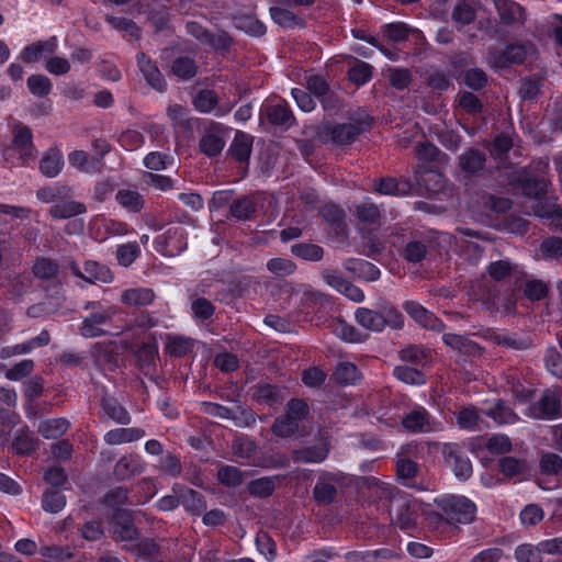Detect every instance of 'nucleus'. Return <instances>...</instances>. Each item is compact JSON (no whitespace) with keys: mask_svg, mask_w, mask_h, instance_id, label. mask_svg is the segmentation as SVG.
<instances>
[{"mask_svg":"<svg viewBox=\"0 0 562 562\" xmlns=\"http://www.w3.org/2000/svg\"><path fill=\"white\" fill-rule=\"evenodd\" d=\"M172 492L180 494V504L191 514L201 515L206 509L205 498L200 492L180 484H175Z\"/></svg>","mask_w":562,"mask_h":562,"instance_id":"obj_22","label":"nucleus"},{"mask_svg":"<svg viewBox=\"0 0 562 562\" xmlns=\"http://www.w3.org/2000/svg\"><path fill=\"white\" fill-rule=\"evenodd\" d=\"M137 65L147 83L155 90L164 92L167 89V82L160 72L156 63L146 54L138 53L136 56Z\"/></svg>","mask_w":562,"mask_h":562,"instance_id":"obj_17","label":"nucleus"},{"mask_svg":"<svg viewBox=\"0 0 562 562\" xmlns=\"http://www.w3.org/2000/svg\"><path fill=\"white\" fill-rule=\"evenodd\" d=\"M115 314V307H108L85 317L79 327L80 335L85 338H95L109 335L110 333L103 329L102 326L109 324Z\"/></svg>","mask_w":562,"mask_h":562,"instance_id":"obj_9","label":"nucleus"},{"mask_svg":"<svg viewBox=\"0 0 562 562\" xmlns=\"http://www.w3.org/2000/svg\"><path fill=\"white\" fill-rule=\"evenodd\" d=\"M66 505L65 495L57 490H48L42 496V507L45 512L57 514Z\"/></svg>","mask_w":562,"mask_h":562,"instance_id":"obj_59","label":"nucleus"},{"mask_svg":"<svg viewBox=\"0 0 562 562\" xmlns=\"http://www.w3.org/2000/svg\"><path fill=\"white\" fill-rule=\"evenodd\" d=\"M252 400L265 405H276L285 400V387L259 382L252 387Z\"/></svg>","mask_w":562,"mask_h":562,"instance_id":"obj_20","label":"nucleus"},{"mask_svg":"<svg viewBox=\"0 0 562 562\" xmlns=\"http://www.w3.org/2000/svg\"><path fill=\"white\" fill-rule=\"evenodd\" d=\"M533 49L535 45L530 41L509 43L504 49H490L488 61L494 68L505 69L510 65L524 64Z\"/></svg>","mask_w":562,"mask_h":562,"instance_id":"obj_3","label":"nucleus"},{"mask_svg":"<svg viewBox=\"0 0 562 562\" xmlns=\"http://www.w3.org/2000/svg\"><path fill=\"white\" fill-rule=\"evenodd\" d=\"M265 121L282 131H288L296 123L295 116L286 103L266 105L260 113V122Z\"/></svg>","mask_w":562,"mask_h":562,"instance_id":"obj_10","label":"nucleus"},{"mask_svg":"<svg viewBox=\"0 0 562 562\" xmlns=\"http://www.w3.org/2000/svg\"><path fill=\"white\" fill-rule=\"evenodd\" d=\"M140 255V247L136 241L120 245L116 249V260L119 265L127 268Z\"/></svg>","mask_w":562,"mask_h":562,"instance_id":"obj_60","label":"nucleus"},{"mask_svg":"<svg viewBox=\"0 0 562 562\" xmlns=\"http://www.w3.org/2000/svg\"><path fill=\"white\" fill-rule=\"evenodd\" d=\"M451 19L461 27L469 25L475 21L476 10L470 0H457Z\"/></svg>","mask_w":562,"mask_h":562,"instance_id":"obj_47","label":"nucleus"},{"mask_svg":"<svg viewBox=\"0 0 562 562\" xmlns=\"http://www.w3.org/2000/svg\"><path fill=\"white\" fill-rule=\"evenodd\" d=\"M116 202L131 213H139L145 206L143 195L131 189H121L115 194Z\"/></svg>","mask_w":562,"mask_h":562,"instance_id":"obj_39","label":"nucleus"},{"mask_svg":"<svg viewBox=\"0 0 562 562\" xmlns=\"http://www.w3.org/2000/svg\"><path fill=\"white\" fill-rule=\"evenodd\" d=\"M83 269V280L88 283H110L114 279V276L108 266L102 265L94 260L86 261Z\"/></svg>","mask_w":562,"mask_h":562,"instance_id":"obj_32","label":"nucleus"},{"mask_svg":"<svg viewBox=\"0 0 562 562\" xmlns=\"http://www.w3.org/2000/svg\"><path fill=\"white\" fill-rule=\"evenodd\" d=\"M235 26L252 36H262L266 34V26L255 15L236 14L233 16Z\"/></svg>","mask_w":562,"mask_h":562,"instance_id":"obj_46","label":"nucleus"},{"mask_svg":"<svg viewBox=\"0 0 562 562\" xmlns=\"http://www.w3.org/2000/svg\"><path fill=\"white\" fill-rule=\"evenodd\" d=\"M229 213L237 221H250L257 213V201L254 196L241 195L232 201Z\"/></svg>","mask_w":562,"mask_h":562,"instance_id":"obj_29","label":"nucleus"},{"mask_svg":"<svg viewBox=\"0 0 562 562\" xmlns=\"http://www.w3.org/2000/svg\"><path fill=\"white\" fill-rule=\"evenodd\" d=\"M291 254L299 259L317 262L324 257V248L312 243H297L291 246Z\"/></svg>","mask_w":562,"mask_h":562,"instance_id":"obj_49","label":"nucleus"},{"mask_svg":"<svg viewBox=\"0 0 562 562\" xmlns=\"http://www.w3.org/2000/svg\"><path fill=\"white\" fill-rule=\"evenodd\" d=\"M276 479L263 476L252 480L248 483L247 490L251 496L266 498L273 494L276 490Z\"/></svg>","mask_w":562,"mask_h":562,"instance_id":"obj_56","label":"nucleus"},{"mask_svg":"<svg viewBox=\"0 0 562 562\" xmlns=\"http://www.w3.org/2000/svg\"><path fill=\"white\" fill-rule=\"evenodd\" d=\"M344 476L323 471L313 487V498L318 506H328L338 501V488L342 486Z\"/></svg>","mask_w":562,"mask_h":562,"instance_id":"obj_4","label":"nucleus"},{"mask_svg":"<svg viewBox=\"0 0 562 562\" xmlns=\"http://www.w3.org/2000/svg\"><path fill=\"white\" fill-rule=\"evenodd\" d=\"M487 156L479 148L470 147L458 158L459 168L468 176H479L484 169Z\"/></svg>","mask_w":562,"mask_h":562,"instance_id":"obj_15","label":"nucleus"},{"mask_svg":"<svg viewBox=\"0 0 562 562\" xmlns=\"http://www.w3.org/2000/svg\"><path fill=\"white\" fill-rule=\"evenodd\" d=\"M404 311L420 326L434 331H442L445 324L434 313L426 310L416 301H406L403 304Z\"/></svg>","mask_w":562,"mask_h":562,"instance_id":"obj_11","label":"nucleus"},{"mask_svg":"<svg viewBox=\"0 0 562 562\" xmlns=\"http://www.w3.org/2000/svg\"><path fill=\"white\" fill-rule=\"evenodd\" d=\"M486 273L492 280L496 282H502L508 278H514L516 283H520L526 279V273L520 270L517 265L512 263L508 259L491 262L486 268Z\"/></svg>","mask_w":562,"mask_h":562,"instance_id":"obj_18","label":"nucleus"},{"mask_svg":"<svg viewBox=\"0 0 562 562\" xmlns=\"http://www.w3.org/2000/svg\"><path fill=\"white\" fill-rule=\"evenodd\" d=\"M530 409L535 418L555 419L561 416L562 404L557 394L551 391H546Z\"/></svg>","mask_w":562,"mask_h":562,"instance_id":"obj_12","label":"nucleus"},{"mask_svg":"<svg viewBox=\"0 0 562 562\" xmlns=\"http://www.w3.org/2000/svg\"><path fill=\"white\" fill-rule=\"evenodd\" d=\"M299 428L300 423L284 414L274 419L271 431L277 437L288 438L297 432Z\"/></svg>","mask_w":562,"mask_h":562,"instance_id":"obj_57","label":"nucleus"},{"mask_svg":"<svg viewBox=\"0 0 562 562\" xmlns=\"http://www.w3.org/2000/svg\"><path fill=\"white\" fill-rule=\"evenodd\" d=\"M494 5L503 25L513 29L525 26L527 12L518 2L514 0H494Z\"/></svg>","mask_w":562,"mask_h":562,"instance_id":"obj_8","label":"nucleus"},{"mask_svg":"<svg viewBox=\"0 0 562 562\" xmlns=\"http://www.w3.org/2000/svg\"><path fill=\"white\" fill-rule=\"evenodd\" d=\"M374 190L380 194L406 195L413 190V184L407 178L396 179L393 177L374 180Z\"/></svg>","mask_w":562,"mask_h":562,"instance_id":"obj_24","label":"nucleus"},{"mask_svg":"<svg viewBox=\"0 0 562 562\" xmlns=\"http://www.w3.org/2000/svg\"><path fill=\"white\" fill-rule=\"evenodd\" d=\"M333 378L340 385H349L356 383L361 378V374L356 364L339 362L333 373Z\"/></svg>","mask_w":562,"mask_h":562,"instance_id":"obj_52","label":"nucleus"},{"mask_svg":"<svg viewBox=\"0 0 562 562\" xmlns=\"http://www.w3.org/2000/svg\"><path fill=\"white\" fill-rule=\"evenodd\" d=\"M549 181L546 178L527 177L521 180L520 188L524 195L532 199H541L547 193Z\"/></svg>","mask_w":562,"mask_h":562,"instance_id":"obj_54","label":"nucleus"},{"mask_svg":"<svg viewBox=\"0 0 562 562\" xmlns=\"http://www.w3.org/2000/svg\"><path fill=\"white\" fill-rule=\"evenodd\" d=\"M441 454L459 480L464 481L472 475V463L458 443H443Z\"/></svg>","mask_w":562,"mask_h":562,"instance_id":"obj_6","label":"nucleus"},{"mask_svg":"<svg viewBox=\"0 0 562 562\" xmlns=\"http://www.w3.org/2000/svg\"><path fill=\"white\" fill-rule=\"evenodd\" d=\"M319 216L337 237L347 236L346 213L341 207L333 203L325 204L319 210Z\"/></svg>","mask_w":562,"mask_h":562,"instance_id":"obj_19","label":"nucleus"},{"mask_svg":"<svg viewBox=\"0 0 562 562\" xmlns=\"http://www.w3.org/2000/svg\"><path fill=\"white\" fill-rule=\"evenodd\" d=\"M87 212V207L83 203L71 200H60L56 204H53L48 211V214L55 220H66Z\"/></svg>","mask_w":562,"mask_h":562,"instance_id":"obj_30","label":"nucleus"},{"mask_svg":"<svg viewBox=\"0 0 562 562\" xmlns=\"http://www.w3.org/2000/svg\"><path fill=\"white\" fill-rule=\"evenodd\" d=\"M400 358L415 366H426L431 361V352L420 345H409L400 351Z\"/></svg>","mask_w":562,"mask_h":562,"instance_id":"obj_45","label":"nucleus"},{"mask_svg":"<svg viewBox=\"0 0 562 562\" xmlns=\"http://www.w3.org/2000/svg\"><path fill=\"white\" fill-rule=\"evenodd\" d=\"M69 426L70 423L66 418L46 419L40 423L37 431L46 439H56L63 436Z\"/></svg>","mask_w":562,"mask_h":562,"instance_id":"obj_48","label":"nucleus"},{"mask_svg":"<svg viewBox=\"0 0 562 562\" xmlns=\"http://www.w3.org/2000/svg\"><path fill=\"white\" fill-rule=\"evenodd\" d=\"M154 299V291L147 288L128 289L121 295V301L130 306H145L150 304Z\"/></svg>","mask_w":562,"mask_h":562,"instance_id":"obj_42","label":"nucleus"},{"mask_svg":"<svg viewBox=\"0 0 562 562\" xmlns=\"http://www.w3.org/2000/svg\"><path fill=\"white\" fill-rule=\"evenodd\" d=\"M428 252L427 245L422 240L408 241L402 252V256L412 263H418L426 258Z\"/></svg>","mask_w":562,"mask_h":562,"instance_id":"obj_63","label":"nucleus"},{"mask_svg":"<svg viewBox=\"0 0 562 562\" xmlns=\"http://www.w3.org/2000/svg\"><path fill=\"white\" fill-rule=\"evenodd\" d=\"M270 15L272 20L282 27H303L305 21L293 13L292 11L279 7L270 8Z\"/></svg>","mask_w":562,"mask_h":562,"instance_id":"obj_53","label":"nucleus"},{"mask_svg":"<svg viewBox=\"0 0 562 562\" xmlns=\"http://www.w3.org/2000/svg\"><path fill=\"white\" fill-rule=\"evenodd\" d=\"M357 220L366 225L379 224L381 220V212L378 205L373 203H362L356 207Z\"/></svg>","mask_w":562,"mask_h":562,"instance_id":"obj_61","label":"nucleus"},{"mask_svg":"<svg viewBox=\"0 0 562 562\" xmlns=\"http://www.w3.org/2000/svg\"><path fill=\"white\" fill-rule=\"evenodd\" d=\"M403 427L411 432H426L431 429L430 415L426 408L418 406L402 419Z\"/></svg>","mask_w":562,"mask_h":562,"instance_id":"obj_27","label":"nucleus"},{"mask_svg":"<svg viewBox=\"0 0 562 562\" xmlns=\"http://www.w3.org/2000/svg\"><path fill=\"white\" fill-rule=\"evenodd\" d=\"M115 532L123 541L136 540L139 536L138 529L134 526L128 513L121 512L114 516Z\"/></svg>","mask_w":562,"mask_h":562,"instance_id":"obj_40","label":"nucleus"},{"mask_svg":"<svg viewBox=\"0 0 562 562\" xmlns=\"http://www.w3.org/2000/svg\"><path fill=\"white\" fill-rule=\"evenodd\" d=\"M254 137L245 132L237 131L229 145L227 154L239 164H249L252 151Z\"/></svg>","mask_w":562,"mask_h":562,"instance_id":"obj_23","label":"nucleus"},{"mask_svg":"<svg viewBox=\"0 0 562 562\" xmlns=\"http://www.w3.org/2000/svg\"><path fill=\"white\" fill-rule=\"evenodd\" d=\"M544 82V72L525 76L519 80L517 94L524 102H537L543 94L542 88Z\"/></svg>","mask_w":562,"mask_h":562,"instance_id":"obj_14","label":"nucleus"},{"mask_svg":"<svg viewBox=\"0 0 562 562\" xmlns=\"http://www.w3.org/2000/svg\"><path fill=\"white\" fill-rule=\"evenodd\" d=\"M347 123L324 122L317 127V138L321 143L335 146H349L362 133L372 128L373 119L364 113H355Z\"/></svg>","mask_w":562,"mask_h":562,"instance_id":"obj_1","label":"nucleus"},{"mask_svg":"<svg viewBox=\"0 0 562 562\" xmlns=\"http://www.w3.org/2000/svg\"><path fill=\"white\" fill-rule=\"evenodd\" d=\"M412 449L413 447L408 445L403 447L397 454L396 473L402 480L414 479L418 473V464L407 457Z\"/></svg>","mask_w":562,"mask_h":562,"instance_id":"obj_41","label":"nucleus"},{"mask_svg":"<svg viewBox=\"0 0 562 562\" xmlns=\"http://www.w3.org/2000/svg\"><path fill=\"white\" fill-rule=\"evenodd\" d=\"M330 451V442L324 432H318L314 445L293 449L291 452L295 463H322Z\"/></svg>","mask_w":562,"mask_h":562,"instance_id":"obj_5","label":"nucleus"},{"mask_svg":"<svg viewBox=\"0 0 562 562\" xmlns=\"http://www.w3.org/2000/svg\"><path fill=\"white\" fill-rule=\"evenodd\" d=\"M355 316L358 324L366 329L382 331L384 328V318H382L380 310L374 311L367 307H358Z\"/></svg>","mask_w":562,"mask_h":562,"instance_id":"obj_38","label":"nucleus"},{"mask_svg":"<svg viewBox=\"0 0 562 562\" xmlns=\"http://www.w3.org/2000/svg\"><path fill=\"white\" fill-rule=\"evenodd\" d=\"M38 439L30 435L27 428L21 430V432L12 441V450L19 456H29L34 452L37 448Z\"/></svg>","mask_w":562,"mask_h":562,"instance_id":"obj_55","label":"nucleus"},{"mask_svg":"<svg viewBox=\"0 0 562 562\" xmlns=\"http://www.w3.org/2000/svg\"><path fill=\"white\" fill-rule=\"evenodd\" d=\"M100 406L103 415L108 419H112L121 425H127L131 423L130 413L115 397L105 393L100 400Z\"/></svg>","mask_w":562,"mask_h":562,"instance_id":"obj_25","label":"nucleus"},{"mask_svg":"<svg viewBox=\"0 0 562 562\" xmlns=\"http://www.w3.org/2000/svg\"><path fill=\"white\" fill-rule=\"evenodd\" d=\"M524 295L531 302H538L546 299L550 292V285L541 279H528L520 284Z\"/></svg>","mask_w":562,"mask_h":562,"instance_id":"obj_50","label":"nucleus"},{"mask_svg":"<svg viewBox=\"0 0 562 562\" xmlns=\"http://www.w3.org/2000/svg\"><path fill=\"white\" fill-rule=\"evenodd\" d=\"M64 167V159L60 150L57 147L47 149L40 160V171L47 178L57 177Z\"/></svg>","mask_w":562,"mask_h":562,"instance_id":"obj_28","label":"nucleus"},{"mask_svg":"<svg viewBox=\"0 0 562 562\" xmlns=\"http://www.w3.org/2000/svg\"><path fill=\"white\" fill-rule=\"evenodd\" d=\"M155 244L157 250L164 255L180 252L187 247L184 229L182 227H170L155 238Z\"/></svg>","mask_w":562,"mask_h":562,"instance_id":"obj_13","label":"nucleus"},{"mask_svg":"<svg viewBox=\"0 0 562 562\" xmlns=\"http://www.w3.org/2000/svg\"><path fill=\"white\" fill-rule=\"evenodd\" d=\"M439 516L447 524L458 527L474 521L476 505L465 496L450 495L438 502Z\"/></svg>","mask_w":562,"mask_h":562,"instance_id":"obj_2","label":"nucleus"},{"mask_svg":"<svg viewBox=\"0 0 562 562\" xmlns=\"http://www.w3.org/2000/svg\"><path fill=\"white\" fill-rule=\"evenodd\" d=\"M171 72L182 81H189L194 78L199 71V66L194 58L190 56H178L171 63Z\"/></svg>","mask_w":562,"mask_h":562,"instance_id":"obj_36","label":"nucleus"},{"mask_svg":"<svg viewBox=\"0 0 562 562\" xmlns=\"http://www.w3.org/2000/svg\"><path fill=\"white\" fill-rule=\"evenodd\" d=\"M344 268L357 278L368 282L376 281L381 276L376 266L363 259L349 258L345 261Z\"/></svg>","mask_w":562,"mask_h":562,"instance_id":"obj_26","label":"nucleus"},{"mask_svg":"<svg viewBox=\"0 0 562 562\" xmlns=\"http://www.w3.org/2000/svg\"><path fill=\"white\" fill-rule=\"evenodd\" d=\"M393 374L400 381L412 385H423L427 381V378L424 374V372L407 366L395 367Z\"/></svg>","mask_w":562,"mask_h":562,"instance_id":"obj_58","label":"nucleus"},{"mask_svg":"<svg viewBox=\"0 0 562 562\" xmlns=\"http://www.w3.org/2000/svg\"><path fill=\"white\" fill-rule=\"evenodd\" d=\"M158 356L157 345L154 341H143L137 346L135 350V357L138 362V368L144 374H148L153 367H155V360Z\"/></svg>","mask_w":562,"mask_h":562,"instance_id":"obj_31","label":"nucleus"},{"mask_svg":"<svg viewBox=\"0 0 562 562\" xmlns=\"http://www.w3.org/2000/svg\"><path fill=\"white\" fill-rule=\"evenodd\" d=\"M540 252L546 260L559 259L562 257V237L549 236L540 244Z\"/></svg>","mask_w":562,"mask_h":562,"instance_id":"obj_62","label":"nucleus"},{"mask_svg":"<svg viewBox=\"0 0 562 562\" xmlns=\"http://www.w3.org/2000/svg\"><path fill=\"white\" fill-rule=\"evenodd\" d=\"M540 550V543L538 546H532L529 543L520 544L515 550V558L518 562H542Z\"/></svg>","mask_w":562,"mask_h":562,"instance_id":"obj_64","label":"nucleus"},{"mask_svg":"<svg viewBox=\"0 0 562 562\" xmlns=\"http://www.w3.org/2000/svg\"><path fill=\"white\" fill-rule=\"evenodd\" d=\"M145 436V430L137 427L115 428L104 435V441L108 445H122L137 441Z\"/></svg>","mask_w":562,"mask_h":562,"instance_id":"obj_34","label":"nucleus"},{"mask_svg":"<svg viewBox=\"0 0 562 562\" xmlns=\"http://www.w3.org/2000/svg\"><path fill=\"white\" fill-rule=\"evenodd\" d=\"M13 148L20 154L23 165L27 159L35 157V146L33 144V134L29 126L16 124L13 127Z\"/></svg>","mask_w":562,"mask_h":562,"instance_id":"obj_16","label":"nucleus"},{"mask_svg":"<svg viewBox=\"0 0 562 562\" xmlns=\"http://www.w3.org/2000/svg\"><path fill=\"white\" fill-rule=\"evenodd\" d=\"M484 414L498 425L514 424L519 419L518 415L502 400H498L493 407L485 409Z\"/></svg>","mask_w":562,"mask_h":562,"instance_id":"obj_44","label":"nucleus"},{"mask_svg":"<svg viewBox=\"0 0 562 562\" xmlns=\"http://www.w3.org/2000/svg\"><path fill=\"white\" fill-rule=\"evenodd\" d=\"M72 190L67 184L55 183L52 186H45L36 191V198L43 203L56 204L60 200L71 198Z\"/></svg>","mask_w":562,"mask_h":562,"instance_id":"obj_35","label":"nucleus"},{"mask_svg":"<svg viewBox=\"0 0 562 562\" xmlns=\"http://www.w3.org/2000/svg\"><path fill=\"white\" fill-rule=\"evenodd\" d=\"M225 133L223 124L211 122L199 142L201 153L210 158L218 156L225 147Z\"/></svg>","mask_w":562,"mask_h":562,"instance_id":"obj_7","label":"nucleus"},{"mask_svg":"<svg viewBox=\"0 0 562 562\" xmlns=\"http://www.w3.org/2000/svg\"><path fill=\"white\" fill-rule=\"evenodd\" d=\"M235 457L246 460H252L258 451V445L247 435H236L231 445Z\"/></svg>","mask_w":562,"mask_h":562,"instance_id":"obj_37","label":"nucleus"},{"mask_svg":"<svg viewBox=\"0 0 562 562\" xmlns=\"http://www.w3.org/2000/svg\"><path fill=\"white\" fill-rule=\"evenodd\" d=\"M35 278L41 280H53L58 277L59 263L52 258L37 257L32 267Z\"/></svg>","mask_w":562,"mask_h":562,"instance_id":"obj_43","label":"nucleus"},{"mask_svg":"<svg viewBox=\"0 0 562 562\" xmlns=\"http://www.w3.org/2000/svg\"><path fill=\"white\" fill-rule=\"evenodd\" d=\"M415 155L419 160L435 164L436 166L448 162L449 157L430 142H422L415 145Z\"/></svg>","mask_w":562,"mask_h":562,"instance_id":"obj_33","label":"nucleus"},{"mask_svg":"<svg viewBox=\"0 0 562 562\" xmlns=\"http://www.w3.org/2000/svg\"><path fill=\"white\" fill-rule=\"evenodd\" d=\"M220 97L211 89H201L193 97L192 104L201 113H210L218 105Z\"/></svg>","mask_w":562,"mask_h":562,"instance_id":"obj_51","label":"nucleus"},{"mask_svg":"<svg viewBox=\"0 0 562 562\" xmlns=\"http://www.w3.org/2000/svg\"><path fill=\"white\" fill-rule=\"evenodd\" d=\"M144 471V463L136 453L123 456L114 465L113 475L117 481L130 480Z\"/></svg>","mask_w":562,"mask_h":562,"instance_id":"obj_21","label":"nucleus"}]
</instances>
